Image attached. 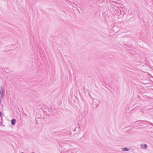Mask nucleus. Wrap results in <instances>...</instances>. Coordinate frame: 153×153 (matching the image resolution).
Returning <instances> with one entry per match:
<instances>
[{
    "instance_id": "nucleus-1",
    "label": "nucleus",
    "mask_w": 153,
    "mask_h": 153,
    "mask_svg": "<svg viewBox=\"0 0 153 153\" xmlns=\"http://www.w3.org/2000/svg\"><path fill=\"white\" fill-rule=\"evenodd\" d=\"M0 94H1V97L2 98L4 96V95L3 93V91L2 88H0Z\"/></svg>"
},
{
    "instance_id": "nucleus-2",
    "label": "nucleus",
    "mask_w": 153,
    "mask_h": 153,
    "mask_svg": "<svg viewBox=\"0 0 153 153\" xmlns=\"http://www.w3.org/2000/svg\"><path fill=\"white\" fill-rule=\"evenodd\" d=\"M16 120L15 119H13L11 120V123L12 125H14L16 123Z\"/></svg>"
},
{
    "instance_id": "nucleus-3",
    "label": "nucleus",
    "mask_w": 153,
    "mask_h": 153,
    "mask_svg": "<svg viewBox=\"0 0 153 153\" xmlns=\"http://www.w3.org/2000/svg\"><path fill=\"white\" fill-rule=\"evenodd\" d=\"M141 146L142 149H146L147 147V145L146 144H141Z\"/></svg>"
},
{
    "instance_id": "nucleus-4",
    "label": "nucleus",
    "mask_w": 153,
    "mask_h": 153,
    "mask_svg": "<svg viewBox=\"0 0 153 153\" xmlns=\"http://www.w3.org/2000/svg\"><path fill=\"white\" fill-rule=\"evenodd\" d=\"M118 9V10L116 9V10H115L116 12H117V13L116 14V15L117 16H119L120 14V11H119V8Z\"/></svg>"
},
{
    "instance_id": "nucleus-5",
    "label": "nucleus",
    "mask_w": 153,
    "mask_h": 153,
    "mask_svg": "<svg viewBox=\"0 0 153 153\" xmlns=\"http://www.w3.org/2000/svg\"><path fill=\"white\" fill-rule=\"evenodd\" d=\"M119 11H120V14L121 15H123V14H125V11H123V10H121V9L119 10Z\"/></svg>"
},
{
    "instance_id": "nucleus-6",
    "label": "nucleus",
    "mask_w": 153,
    "mask_h": 153,
    "mask_svg": "<svg viewBox=\"0 0 153 153\" xmlns=\"http://www.w3.org/2000/svg\"><path fill=\"white\" fill-rule=\"evenodd\" d=\"M122 149L123 151H128V149L126 147L123 148Z\"/></svg>"
},
{
    "instance_id": "nucleus-7",
    "label": "nucleus",
    "mask_w": 153,
    "mask_h": 153,
    "mask_svg": "<svg viewBox=\"0 0 153 153\" xmlns=\"http://www.w3.org/2000/svg\"><path fill=\"white\" fill-rule=\"evenodd\" d=\"M125 14H127V13H128V12H129V10H126V9L125 10Z\"/></svg>"
},
{
    "instance_id": "nucleus-8",
    "label": "nucleus",
    "mask_w": 153,
    "mask_h": 153,
    "mask_svg": "<svg viewBox=\"0 0 153 153\" xmlns=\"http://www.w3.org/2000/svg\"><path fill=\"white\" fill-rule=\"evenodd\" d=\"M121 10H123V11H125V10L126 9V8L125 7H123L121 8Z\"/></svg>"
},
{
    "instance_id": "nucleus-9",
    "label": "nucleus",
    "mask_w": 153,
    "mask_h": 153,
    "mask_svg": "<svg viewBox=\"0 0 153 153\" xmlns=\"http://www.w3.org/2000/svg\"><path fill=\"white\" fill-rule=\"evenodd\" d=\"M1 121H0V125H2V118H1Z\"/></svg>"
},
{
    "instance_id": "nucleus-10",
    "label": "nucleus",
    "mask_w": 153,
    "mask_h": 153,
    "mask_svg": "<svg viewBox=\"0 0 153 153\" xmlns=\"http://www.w3.org/2000/svg\"><path fill=\"white\" fill-rule=\"evenodd\" d=\"M79 122H78V125L79 126H80V124H79Z\"/></svg>"
},
{
    "instance_id": "nucleus-11",
    "label": "nucleus",
    "mask_w": 153,
    "mask_h": 153,
    "mask_svg": "<svg viewBox=\"0 0 153 153\" xmlns=\"http://www.w3.org/2000/svg\"><path fill=\"white\" fill-rule=\"evenodd\" d=\"M1 99L0 98V105L1 104Z\"/></svg>"
},
{
    "instance_id": "nucleus-12",
    "label": "nucleus",
    "mask_w": 153,
    "mask_h": 153,
    "mask_svg": "<svg viewBox=\"0 0 153 153\" xmlns=\"http://www.w3.org/2000/svg\"><path fill=\"white\" fill-rule=\"evenodd\" d=\"M78 129H80V126H78Z\"/></svg>"
},
{
    "instance_id": "nucleus-13",
    "label": "nucleus",
    "mask_w": 153,
    "mask_h": 153,
    "mask_svg": "<svg viewBox=\"0 0 153 153\" xmlns=\"http://www.w3.org/2000/svg\"><path fill=\"white\" fill-rule=\"evenodd\" d=\"M149 123H148V124H149V123H150V124H151V123H150V122H149Z\"/></svg>"
},
{
    "instance_id": "nucleus-14",
    "label": "nucleus",
    "mask_w": 153,
    "mask_h": 153,
    "mask_svg": "<svg viewBox=\"0 0 153 153\" xmlns=\"http://www.w3.org/2000/svg\"><path fill=\"white\" fill-rule=\"evenodd\" d=\"M149 123H148V124H149V123H150V124H151V123H150V122H149Z\"/></svg>"
},
{
    "instance_id": "nucleus-15",
    "label": "nucleus",
    "mask_w": 153,
    "mask_h": 153,
    "mask_svg": "<svg viewBox=\"0 0 153 153\" xmlns=\"http://www.w3.org/2000/svg\"><path fill=\"white\" fill-rule=\"evenodd\" d=\"M149 123H148V124H149V123H150V124H151V123H150V122H149Z\"/></svg>"
},
{
    "instance_id": "nucleus-16",
    "label": "nucleus",
    "mask_w": 153,
    "mask_h": 153,
    "mask_svg": "<svg viewBox=\"0 0 153 153\" xmlns=\"http://www.w3.org/2000/svg\"><path fill=\"white\" fill-rule=\"evenodd\" d=\"M31 153H35L34 152H33Z\"/></svg>"
}]
</instances>
